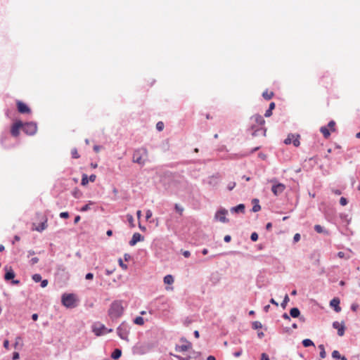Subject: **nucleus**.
Instances as JSON below:
<instances>
[{"label":"nucleus","instance_id":"45","mask_svg":"<svg viewBox=\"0 0 360 360\" xmlns=\"http://www.w3.org/2000/svg\"><path fill=\"white\" fill-rule=\"evenodd\" d=\"M347 199L345 197H341L340 199V204L342 206H345L347 204Z\"/></svg>","mask_w":360,"mask_h":360},{"label":"nucleus","instance_id":"8","mask_svg":"<svg viewBox=\"0 0 360 360\" xmlns=\"http://www.w3.org/2000/svg\"><path fill=\"white\" fill-rule=\"evenodd\" d=\"M16 105H17L18 111L21 114H26V113L31 112V109L29 108V106L26 103H25L20 101H17Z\"/></svg>","mask_w":360,"mask_h":360},{"label":"nucleus","instance_id":"11","mask_svg":"<svg viewBox=\"0 0 360 360\" xmlns=\"http://www.w3.org/2000/svg\"><path fill=\"white\" fill-rule=\"evenodd\" d=\"M112 330V329L108 330L107 328L105 327L104 325H100L99 327L94 326L93 328L94 333L97 336L102 335L107 333L111 332Z\"/></svg>","mask_w":360,"mask_h":360},{"label":"nucleus","instance_id":"63","mask_svg":"<svg viewBox=\"0 0 360 360\" xmlns=\"http://www.w3.org/2000/svg\"><path fill=\"white\" fill-rule=\"evenodd\" d=\"M101 146H97V145H96V146H94V150L96 153L99 152V151H100V150H101Z\"/></svg>","mask_w":360,"mask_h":360},{"label":"nucleus","instance_id":"6","mask_svg":"<svg viewBox=\"0 0 360 360\" xmlns=\"http://www.w3.org/2000/svg\"><path fill=\"white\" fill-rule=\"evenodd\" d=\"M227 213L228 211L226 209L221 208L215 213L214 218L222 223H227L229 222V219L226 217Z\"/></svg>","mask_w":360,"mask_h":360},{"label":"nucleus","instance_id":"44","mask_svg":"<svg viewBox=\"0 0 360 360\" xmlns=\"http://www.w3.org/2000/svg\"><path fill=\"white\" fill-rule=\"evenodd\" d=\"M251 240L255 242L258 240V234L256 232H253L250 235Z\"/></svg>","mask_w":360,"mask_h":360},{"label":"nucleus","instance_id":"34","mask_svg":"<svg viewBox=\"0 0 360 360\" xmlns=\"http://www.w3.org/2000/svg\"><path fill=\"white\" fill-rule=\"evenodd\" d=\"M171 355L174 356L176 359H177L178 360H191L192 359V356L191 355L189 356H187L186 357H182L180 355H177V354H170Z\"/></svg>","mask_w":360,"mask_h":360},{"label":"nucleus","instance_id":"31","mask_svg":"<svg viewBox=\"0 0 360 360\" xmlns=\"http://www.w3.org/2000/svg\"><path fill=\"white\" fill-rule=\"evenodd\" d=\"M134 323L135 324H137V325H139V326H141L144 323V320H143V318L141 317V316H136L134 319Z\"/></svg>","mask_w":360,"mask_h":360},{"label":"nucleus","instance_id":"18","mask_svg":"<svg viewBox=\"0 0 360 360\" xmlns=\"http://www.w3.org/2000/svg\"><path fill=\"white\" fill-rule=\"evenodd\" d=\"M314 230L319 233H323L326 236L329 235V231L319 224L314 226Z\"/></svg>","mask_w":360,"mask_h":360},{"label":"nucleus","instance_id":"15","mask_svg":"<svg viewBox=\"0 0 360 360\" xmlns=\"http://www.w3.org/2000/svg\"><path fill=\"white\" fill-rule=\"evenodd\" d=\"M192 347V344L190 342H187V344L178 345H176L175 347V351L177 352H184Z\"/></svg>","mask_w":360,"mask_h":360},{"label":"nucleus","instance_id":"57","mask_svg":"<svg viewBox=\"0 0 360 360\" xmlns=\"http://www.w3.org/2000/svg\"><path fill=\"white\" fill-rule=\"evenodd\" d=\"M261 360H269V357L266 353H262L261 354Z\"/></svg>","mask_w":360,"mask_h":360},{"label":"nucleus","instance_id":"17","mask_svg":"<svg viewBox=\"0 0 360 360\" xmlns=\"http://www.w3.org/2000/svg\"><path fill=\"white\" fill-rule=\"evenodd\" d=\"M259 201L257 198H254L252 200V203L253 204L252 211L253 212H259L261 210V206L259 204Z\"/></svg>","mask_w":360,"mask_h":360},{"label":"nucleus","instance_id":"22","mask_svg":"<svg viewBox=\"0 0 360 360\" xmlns=\"http://www.w3.org/2000/svg\"><path fill=\"white\" fill-rule=\"evenodd\" d=\"M340 217L342 221L347 223V224H349L351 221V218L349 217L347 214L345 213H341L340 214Z\"/></svg>","mask_w":360,"mask_h":360},{"label":"nucleus","instance_id":"14","mask_svg":"<svg viewBox=\"0 0 360 360\" xmlns=\"http://www.w3.org/2000/svg\"><path fill=\"white\" fill-rule=\"evenodd\" d=\"M5 271L4 279L6 281H10L15 278V274L11 266H6Z\"/></svg>","mask_w":360,"mask_h":360},{"label":"nucleus","instance_id":"35","mask_svg":"<svg viewBox=\"0 0 360 360\" xmlns=\"http://www.w3.org/2000/svg\"><path fill=\"white\" fill-rule=\"evenodd\" d=\"M252 326L253 329L257 330L262 328V324L261 323V322L255 321L252 322Z\"/></svg>","mask_w":360,"mask_h":360},{"label":"nucleus","instance_id":"55","mask_svg":"<svg viewBox=\"0 0 360 360\" xmlns=\"http://www.w3.org/2000/svg\"><path fill=\"white\" fill-rule=\"evenodd\" d=\"M40 282H41V288L46 287L48 283H49L48 280H46V279L41 280Z\"/></svg>","mask_w":360,"mask_h":360},{"label":"nucleus","instance_id":"32","mask_svg":"<svg viewBox=\"0 0 360 360\" xmlns=\"http://www.w3.org/2000/svg\"><path fill=\"white\" fill-rule=\"evenodd\" d=\"M93 204H94V202L92 201H89V202L88 204H86L81 207L80 211L84 212L89 210L91 209V207H90L91 205H93Z\"/></svg>","mask_w":360,"mask_h":360},{"label":"nucleus","instance_id":"53","mask_svg":"<svg viewBox=\"0 0 360 360\" xmlns=\"http://www.w3.org/2000/svg\"><path fill=\"white\" fill-rule=\"evenodd\" d=\"M300 240V233H295L293 237V241L295 243L298 242Z\"/></svg>","mask_w":360,"mask_h":360},{"label":"nucleus","instance_id":"7","mask_svg":"<svg viewBox=\"0 0 360 360\" xmlns=\"http://www.w3.org/2000/svg\"><path fill=\"white\" fill-rule=\"evenodd\" d=\"M23 122L20 120L16 121L13 124L11 128V134L14 137H18L20 134V129H22Z\"/></svg>","mask_w":360,"mask_h":360},{"label":"nucleus","instance_id":"59","mask_svg":"<svg viewBox=\"0 0 360 360\" xmlns=\"http://www.w3.org/2000/svg\"><path fill=\"white\" fill-rule=\"evenodd\" d=\"M88 179L89 181L94 182L96 179V176L95 174H91Z\"/></svg>","mask_w":360,"mask_h":360},{"label":"nucleus","instance_id":"24","mask_svg":"<svg viewBox=\"0 0 360 360\" xmlns=\"http://www.w3.org/2000/svg\"><path fill=\"white\" fill-rule=\"evenodd\" d=\"M295 137V134H289L288 137L284 140V143L286 145H289L292 143L293 139Z\"/></svg>","mask_w":360,"mask_h":360},{"label":"nucleus","instance_id":"50","mask_svg":"<svg viewBox=\"0 0 360 360\" xmlns=\"http://www.w3.org/2000/svg\"><path fill=\"white\" fill-rule=\"evenodd\" d=\"M39 262V258L38 257H32L30 261V263L31 265H34L35 264H37V262Z\"/></svg>","mask_w":360,"mask_h":360},{"label":"nucleus","instance_id":"52","mask_svg":"<svg viewBox=\"0 0 360 360\" xmlns=\"http://www.w3.org/2000/svg\"><path fill=\"white\" fill-rule=\"evenodd\" d=\"M358 308H359V304H356V303H353V304H352V305H351V309H352V311H356V310L358 309Z\"/></svg>","mask_w":360,"mask_h":360},{"label":"nucleus","instance_id":"64","mask_svg":"<svg viewBox=\"0 0 360 360\" xmlns=\"http://www.w3.org/2000/svg\"><path fill=\"white\" fill-rule=\"evenodd\" d=\"M4 347L6 348V349H8L9 347V341L8 340H5L4 341Z\"/></svg>","mask_w":360,"mask_h":360},{"label":"nucleus","instance_id":"48","mask_svg":"<svg viewBox=\"0 0 360 360\" xmlns=\"http://www.w3.org/2000/svg\"><path fill=\"white\" fill-rule=\"evenodd\" d=\"M60 217L63 219H67L69 217V213L68 212H63L60 213Z\"/></svg>","mask_w":360,"mask_h":360},{"label":"nucleus","instance_id":"19","mask_svg":"<svg viewBox=\"0 0 360 360\" xmlns=\"http://www.w3.org/2000/svg\"><path fill=\"white\" fill-rule=\"evenodd\" d=\"M332 357L337 360H347L345 356H342L338 350H334L332 352Z\"/></svg>","mask_w":360,"mask_h":360},{"label":"nucleus","instance_id":"39","mask_svg":"<svg viewBox=\"0 0 360 360\" xmlns=\"http://www.w3.org/2000/svg\"><path fill=\"white\" fill-rule=\"evenodd\" d=\"M89 179H88V176L85 174H84L82 175V182H81V184L82 186H86L88 183H89Z\"/></svg>","mask_w":360,"mask_h":360},{"label":"nucleus","instance_id":"10","mask_svg":"<svg viewBox=\"0 0 360 360\" xmlns=\"http://www.w3.org/2000/svg\"><path fill=\"white\" fill-rule=\"evenodd\" d=\"M285 188L284 184L281 183H276L271 187V191L275 195H278L282 193Z\"/></svg>","mask_w":360,"mask_h":360},{"label":"nucleus","instance_id":"5","mask_svg":"<svg viewBox=\"0 0 360 360\" xmlns=\"http://www.w3.org/2000/svg\"><path fill=\"white\" fill-rule=\"evenodd\" d=\"M22 129L27 135L33 136L37 131V124L34 122H27L23 123Z\"/></svg>","mask_w":360,"mask_h":360},{"label":"nucleus","instance_id":"23","mask_svg":"<svg viewBox=\"0 0 360 360\" xmlns=\"http://www.w3.org/2000/svg\"><path fill=\"white\" fill-rule=\"evenodd\" d=\"M122 355V351L120 349H115L111 354V357L114 359L120 358Z\"/></svg>","mask_w":360,"mask_h":360},{"label":"nucleus","instance_id":"25","mask_svg":"<svg viewBox=\"0 0 360 360\" xmlns=\"http://www.w3.org/2000/svg\"><path fill=\"white\" fill-rule=\"evenodd\" d=\"M164 283L166 284H172L174 283V278L172 275H167L164 277Z\"/></svg>","mask_w":360,"mask_h":360},{"label":"nucleus","instance_id":"29","mask_svg":"<svg viewBox=\"0 0 360 360\" xmlns=\"http://www.w3.org/2000/svg\"><path fill=\"white\" fill-rule=\"evenodd\" d=\"M274 96V93L272 91L268 92V91H265L262 94V96L265 100H270Z\"/></svg>","mask_w":360,"mask_h":360},{"label":"nucleus","instance_id":"47","mask_svg":"<svg viewBox=\"0 0 360 360\" xmlns=\"http://www.w3.org/2000/svg\"><path fill=\"white\" fill-rule=\"evenodd\" d=\"M153 216V212L151 210H148L146 212V219L148 220Z\"/></svg>","mask_w":360,"mask_h":360},{"label":"nucleus","instance_id":"42","mask_svg":"<svg viewBox=\"0 0 360 360\" xmlns=\"http://www.w3.org/2000/svg\"><path fill=\"white\" fill-rule=\"evenodd\" d=\"M127 221L129 223L130 226L131 227H134V217H133V216L131 215V214H127Z\"/></svg>","mask_w":360,"mask_h":360},{"label":"nucleus","instance_id":"33","mask_svg":"<svg viewBox=\"0 0 360 360\" xmlns=\"http://www.w3.org/2000/svg\"><path fill=\"white\" fill-rule=\"evenodd\" d=\"M300 136L299 134H295V137L293 139V141H292V144L294 146L298 147L300 146Z\"/></svg>","mask_w":360,"mask_h":360},{"label":"nucleus","instance_id":"4","mask_svg":"<svg viewBox=\"0 0 360 360\" xmlns=\"http://www.w3.org/2000/svg\"><path fill=\"white\" fill-rule=\"evenodd\" d=\"M130 326L126 322H122L117 329L118 336L124 340L129 341L128 334L129 333Z\"/></svg>","mask_w":360,"mask_h":360},{"label":"nucleus","instance_id":"3","mask_svg":"<svg viewBox=\"0 0 360 360\" xmlns=\"http://www.w3.org/2000/svg\"><path fill=\"white\" fill-rule=\"evenodd\" d=\"M78 300L73 293H64L61 297V302L66 308L72 309L77 307Z\"/></svg>","mask_w":360,"mask_h":360},{"label":"nucleus","instance_id":"12","mask_svg":"<svg viewBox=\"0 0 360 360\" xmlns=\"http://www.w3.org/2000/svg\"><path fill=\"white\" fill-rule=\"evenodd\" d=\"M144 237L139 233H134L129 242V245L134 246L138 242L143 241Z\"/></svg>","mask_w":360,"mask_h":360},{"label":"nucleus","instance_id":"37","mask_svg":"<svg viewBox=\"0 0 360 360\" xmlns=\"http://www.w3.org/2000/svg\"><path fill=\"white\" fill-rule=\"evenodd\" d=\"M211 281L214 283H217L219 281V276L217 273L212 274L211 276Z\"/></svg>","mask_w":360,"mask_h":360},{"label":"nucleus","instance_id":"61","mask_svg":"<svg viewBox=\"0 0 360 360\" xmlns=\"http://www.w3.org/2000/svg\"><path fill=\"white\" fill-rule=\"evenodd\" d=\"M182 255L188 258L191 255V252L188 250H185L183 252Z\"/></svg>","mask_w":360,"mask_h":360},{"label":"nucleus","instance_id":"9","mask_svg":"<svg viewBox=\"0 0 360 360\" xmlns=\"http://www.w3.org/2000/svg\"><path fill=\"white\" fill-rule=\"evenodd\" d=\"M333 328L337 329L338 335L339 336L342 337L344 335L345 331V326L343 321L342 323L334 321L333 323Z\"/></svg>","mask_w":360,"mask_h":360},{"label":"nucleus","instance_id":"30","mask_svg":"<svg viewBox=\"0 0 360 360\" xmlns=\"http://www.w3.org/2000/svg\"><path fill=\"white\" fill-rule=\"evenodd\" d=\"M319 349H320V357L321 359H324L326 356V353L323 345H319Z\"/></svg>","mask_w":360,"mask_h":360},{"label":"nucleus","instance_id":"28","mask_svg":"<svg viewBox=\"0 0 360 360\" xmlns=\"http://www.w3.org/2000/svg\"><path fill=\"white\" fill-rule=\"evenodd\" d=\"M255 120L259 125H262L265 122V120L263 118V117L259 115H257L255 116Z\"/></svg>","mask_w":360,"mask_h":360},{"label":"nucleus","instance_id":"40","mask_svg":"<svg viewBox=\"0 0 360 360\" xmlns=\"http://www.w3.org/2000/svg\"><path fill=\"white\" fill-rule=\"evenodd\" d=\"M71 155H72V158L77 159V158H79V155L78 154V153H77V148H73V149H72V150H71Z\"/></svg>","mask_w":360,"mask_h":360},{"label":"nucleus","instance_id":"38","mask_svg":"<svg viewBox=\"0 0 360 360\" xmlns=\"http://www.w3.org/2000/svg\"><path fill=\"white\" fill-rule=\"evenodd\" d=\"M289 300H290V299H289L288 295H285L283 298V302L281 304V306L283 309H285L286 307V305H287L288 302H289Z\"/></svg>","mask_w":360,"mask_h":360},{"label":"nucleus","instance_id":"41","mask_svg":"<svg viewBox=\"0 0 360 360\" xmlns=\"http://www.w3.org/2000/svg\"><path fill=\"white\" fill-rule=\"evenodd\" d=\"M338 257L342 259H348L349 258V255H347L344 252H339L338 253Z\"/></svg>","mask_w":360,"mask_h":360},{"label":"nucleus","instance_id":"60","mask_svg":"<svg viewBox=\"0 0 360 360\" xmlns=\"http://www.w3.org/2000/svg\"><path fill=\"white\" fill-rule=\"evenodd\" d=\"M231 237L229 235H226L224 238V240L226 243H229L231 241Z\"/></svg>","mask_w":360,"mask_h":360},{"label":"nucleus","instance_id":"62","mask_svg":"<svg viewBox=\"0 0 360 360\" xmlns=\"http://www.w3.org/2000/svg\"><path fill=\"white\" fill-rule=\"evenodd\" d=\"M191 323V319H189L188 318H186V319L184 320V326H189V324H190Z\"/></svg>","mask_w":360,"mask_h":360},{"label":"nucleus","instance_id":"27","mask_svg":"<svg viewBox=\"0 0 360 360\" xmlns=\"http://www.w3.org/2000/svg\"><path fill=\"white\" fill-rule=\"evenodd\" d=\"M302 345L304 347H311V346H314V344L313 342V341L310 339H304L302 340Z\"/></svg>","mask_w":360,"mask_h":360},{"label":"nucleus","instance_id":"26","mask_svg":"<svg viewBox=\"0 0 360 360\" xmlns=\"http://www.w3.org/2000/svg\"><path fill=\"white\" fill-rule=\"evenodd\" d=\"M320 131L325 138H328L330 135V133L326 127H321Z\"/></svg>","mask_w":360,"mask_h":360},{"label":"nucleus","instance_id":"20","mask_svg":"<svg viewBox=\"0 0 360 360\" xmlns=\"http://www.w3.org/2000/svg\"><path fill=\"white\" fill-rule=\"evenodd\" d=\"M290 316L292 318H298L300 316V311L297 307H293L290 310Z\"/></svg>","mask_w":360,"mask_h":360},{"label":"nucleus","instance_id":"13","mask_svg":"<svg viewBox=\"0 0 360 360\" xmlns=\"http://www.w3.org/2000/svg\"><path fill=\"white\" fill-rule=\"evenodd\" d=\"M340 299L338 297H334L330 302V306L333 308L335 311L340 312L341 311V307H340Z\"/></svg>","mask_w":360,"mask_h":360},{"label":"nucleus","instance_id":"46","mask_svg":"<svg viewBox=\"0 0 360 360\" xmlns=\"http://www.w3.org/2000/svg\"><path fill=\"white\" fill-rule=\"evenodd\" d=\"M118 262H119L120 266L122 268V269H124V270H125V269H127V264H125L123 262V261H122V259L121 258H120V259H119Z\"/></svg>","mask_w":360,"mask_h":360},{"label":"nucleus","instance_id":"43","mask_svg":"<svg viewBox=\"0 0 360 360\" xmlns=\"http://www.w3.org/2000/svg\"><path fill=\"white\" fill-rule=\"evenodd\" d=\"M156 129L158 131H161L164 129V123L162 122H158L156 124Z\"/></svg>","mask_w":360,"mask_h":360},{"label":"nucleus","instance_id":"49","mask_svg":"<svg viewBox=\"0 0 360 360\" xmlns=\"http://www.w3.org/2000/svg\"><path fill=\"white\" fill-rule=\"evenodd\" d=\"M236 186V183L235 182H230L228 186H227V189L229 191H232L234 187Z\"/></svg>","mask_w":360,"mask_h":360},{"label":"nucleus","instance_id":"58","mask_svg":"<svg viewBox=\"0 0 360 360\" xmlns=\"http://www.w3.org/2000/svg\"><path fill=\"white\" fill-rule=\"evenodd\" d=\"M20 357V355H19V353L18 352H13V356H12V359L13 360H17Z\"/></svg>","mask_w":360,"mask_h":360},{"label":"nucleus","instance_id":"51","mask_svg":"<svg viewBox=\"0 0 360 360\" xmlns=\"http://www.w3.org/2000/svg\"><path fill=\"white\" fill-rule=\"evenodd\" d=\"M335 125V122L333 120H331L328 122V126L331 129L332 131H334V127Z\"/></svg>","mask_w":360,"mask_h":360},{"label":"nucleus","instance_id":"16","mask_svg":"<svg viewBox=\"0 0 360 360\" xmlns=\"http://www.w3.org/2000/svg\"><path fill=\"white\" fill-rule=\"evenodd\" d=\"M245 205L244 204H239L235 207H233L231 208L230 211L232 213H239V212H244L245 211Z\"/></svg>","mask_w":360,"mask_h":360},{"label":"nucleus","instance_id":"1","mask_svg":"<svg viewBox=\"0 0 360 360\" xmlns=\"http://www.w3.org/2000/svg\"><path fill=\"white\" fill-rule=\"evenodd\" d=\"M148 158V150L146 148L136 149L134 151L132 162L143 166Z\"/></svg>","mask_w":360,"mask_h":360},{"label":"nucleus","instance_id":"21","mask_svg":"<svg viewBox=\"0 0 360 360\" xmlns=\"http://www.w3.org/2000/svg\"><path fill=\"white\" fill-rule=\"evenodd\" d=\"M47 227V219H45L44 221L41 222L37 227L36 230L39 232H41L45 230Z\"/></svg>","mask_w":360,"mask_h":360},{"label":"nucleus","instance_id":"54","mask_svg":"<svg viewBox=\"0 0 360 360\" xmlns=\"http://www.w3.org/2000/svg\"><path fill=\"white\" fill-rule=\"evenodd\" d=\"M271 115H272V110H270V109H269V108H268V109L266 110L265 113H264V116H265L266 117H271Z\"/></svg>","mask_w":360,"mask_h":360},{"label":"nucleus","instance_id":"56","mask_svg":"<svg viewBox=\"0 0 360 360\" xmlns=\"http://www.w3.org/2000/svg\"><path fill=\"white\" fill-rule=\"evenodd\" d=\"M86 280H92L94 278V274L92 273H87L85 276Z\"/></svg>","mask_w":360,"mask_h":360},{"label":"nucleus","instance_id":"2","mask_svg":"<svg viewBox=\"0 0 360 360\" xmlns=\"http://www.w3.org/2000/svg\"><path fill=\"white\" fill-rule=\"evenodd\" d=\"M124 307L120 301L113 302L109 308L108 314L112 319H116L123 314Z\"/></svg>","mask_w":360,"mask_h":360},{"label":"nucleus","instance_id":"36","mask_svg":"<svg viewBox=\"0 0 360 360\" xmlns=\"http://www.w3.org/2000/svg\"><path fill=\"white\" fill-rule=\"evenodd\" d=\"M32 278L35 283L40 282L42 280L41 276L39 274H33Z\"/></svg>","mask_w":360,"mask_h":360}]
</instances>
